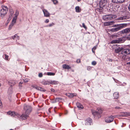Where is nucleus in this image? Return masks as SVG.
<instances>
[{
  "mask_svg": "<svg viewBox=\"0 0 130 130\" xmlns=\"http://www.w3.org/2000/svg\"><path fill=\"white\" fill-rule=\"evenodd\" d=\"M127 64H130V61L129 62H127Z\"/></svg>",
  "mask_w": 130,
  "mask_h": 130,
  "instance_id": "nucleus-56",
  "label": "nucleus"
},
{
  "mask_svg": "<svg viewBox=\"0 0 130 130\" xmlns=\"http://www.w3.org/2000/svg\"><path fill=\"white\" fill-rule=\"evenodd\" d=\"M120 25V24L115 25H113V27H119V25Z\"/></svg>",
  "mask_w": 130,
  "mask_h": 130,
  "instance_id": "nucleus-45",
  "label": "nucleus"
},
{
  "mask_svg": "<svg viewBox=\"0 0 130 130\" xmlns=\"http://www.w3.org/2000/svg\"><path fill=\"white\" fill-rule=\"evenodd\" d=\"M2 8L0 10V16L3 17L6 14L8 9L7 7L5 6H2Z\"/></svg>",
  "mask_w": 130,
  "mask_h": 130,
  "instance_id": "nucleus-3",
  "label": "nucleus"
},
{
  "mask_svg": "<svg viewBox=\"0 0 130 130\" xmlns=\"http://www.w3.org/2000/svg\"><path fill=\"white\" fill-rule=\"evenodd\" d=\"M127 25V24H121L119 25V27H118L115 28H112L111 29V31L113 32H116L117 31L120 29L122 28H123L124 26Z\"/></svg>",
  "mask_w": 130,
  "mask_h": 130,
  "instance_id": "nucleus-4",
  "label": "nucleus"
},
{
  "mask_svg": "<svg viewBox=\"0 0 130 130\" xmlns=\"http://www.w3.org/2000/svg\"><path fill=\"white\" fill-rule=\"evenodd\" d=\"M115 117L111 116H110L106 117L105 119V121L106 122L110 123L112 122Z\"/></svg>",
  "mask_w": 130,
  "mask_h": 130,
  "instance_id": "nucleus-9",
  "label": "nucleus"
},
{
  "mask_svg": "<svg viewBox=\"0 0 130 130\" xmlns=\"http://www.w3.org/2000/svg\"><path fill=\"white\" fill-rule=\"evenodd\" d=\"M66 95L67 96H68L70 98H72V93H66Z\"/></svg>",
  "mask_w": 130,
  "mask_h": 130,
  "instance_id": "nucleus-30",
  "label": "nucleus"
},
{
  "mask_svg": "<svg viewBox=\"0 0 130 130\" xmlns=\"http://www.w3.org/2000/svg\"><path fill=\"white\" fill-rule=\"evenodd\" d=\"M117 17L116 15L109 14L104 15L103 17V19L105 20H111L112 19H114Z\"/></svg>",
  "mask_w": 130,
  "mask_h": 130,
  "instance_id": "nucleus-1",
  "label": "nucleus"
},
{
  "mask_svg": "<svg viewBox=\"0 0 130 130\" xmlns=\"http://www.w3.org/2000/svg\"><path fill=\"white\" fill-rule=\"evenodd\" d=\"M128 9L130 11V4L129 5L128 7Z\"/></svg>",
  "mask_w": 130,
  "mask_h": 130,
  "instance_id": "nucleus-55",
  "label": "nucleus"
},
{
  "mask_svg": "<svg viewBox=\"0 0 130 130\" xmlns=\"http://www.w3.org/2000/svg\"><path fill=\"white\" fill-rule=\"evenodd\" d=\"M18 14H19V12L18 10H17L16 11L15 13V16L14 17H17Z\"/></svg>",
  "mask_w": 130,
  "mask_h": 130,
  "instance_id": "nucleus-36",
  "label": "nucleus"
},
{
  "mask_svg": "<svg viewBox=\"0 0 130 130\" xmlns=\"http://www.w3.org/2000/svg\"><path fill=\"white\" fill-rule=\"evenodd\" d=\"M9 11L10 13V14L9 15V17L8 20V22H9L11 20V18H12L13 14L14 13L13 10L12 9H10Z\"/></svg>",
  "mask_w": 130,
  "mask_h": 130,
  "instance_id": "nucleus-13",
  "label": "nucleus"
},
{
  "mask_svg": "<svg viewBox=\"0 0 130 130\" xmlns=\"http://www.w3.org/2000/svg\"><path fill=\"white\" fill-rule=\"evenodd\" d=\"M10 130H13L12 129H10Z\"/></svg>",
  "mask_w": 130,
  "mask_h": 130,
  "instance_id": "nucleus-61",
  "label": "nucleus"
},
{
  "mask_svg": "<svg viewBox=\"0 0 130 130\" xmlns=\"http://www.w3.org/2000/svg\"><path fill=\"white\" fill-rule=\"evenodd\" d=\"M8 83L9 85L12 86L15 84L16 82L14 80H10L8 82Z\"/></svg>",
  "mask_w": 130,
  "mask_h": 130,
  "instance_id": "nucleus-16",
  "label": "nucleus"
},
{
  "mask_svg": "<svg viewBox=\"0 0 130 130\" xmlns=\"http://www.w3.org/2000/svg\"><path fill=\"white\" fill-rule=\"evenodd\" d=\"M107 2L106 0H101L99 3V6L100 8H102L106 4Z\"/></svg>",
  "mask_w": 130,
  "mask_h": 130,
  "instance_id": "nucleus-10",
  "label": "nucleus"
},
{
  "mask_svg": "<svg viewBox=\"0 0 130 130\" xmlns=\"http://www.w3.org/2000/svg\"><path fill=\"white\" fill-rule=\"evenodd\" d=\"M115 23V22L114 21H110L109 23H107V25H111L112 24H114Z\"/></svg>",
  "mask_w": 130,
  "mask_h": 130,
  "instance_id": "nucleus-32",
  "label": "nucleus"
},
{
  "mask_svg": "<svg viewBox=\"0 0 130 130\" xmlns=\"http://www.w3.org/2000/svg\"><path fill=\"white\" fill-rule=\"evenodd\" d=\"M2 102H1V101H0V107H1L2 106Z\"/></svg>",
  "mask_w": 130,
  "mask_h": 130,
  "instance_id": "nucleus-53",
  "label": "nucleus"
},
{
  "mask_svg": "<svg viewBox=\"0 0 130 130\" xmlns=\"http://www.w3.org/2000/svg\"><path fill=\"white\" fill-rule=\"evenodd\" d=\"M47 75H48L54 76L55 75V73H54L48 72L47 73Z\"/></svg>",
  "mask_w": 130,
  "mask_h": 130,
  "instance_id": "nucleus-31",
  "label": "nucleus"
},
{
  "mask_svg": "<svg viewBox=\"0 0 130 130\" xmlns=\"http://www.w3.org/2000/svg\"><path fill=\"white\" fill-rule=\"evenodd\" d=\"M17 19V17H13L11 23L13 25H14V23L16 22Z\"/></svg>",
  "mask_w": 130,
  "mask_h": 130,
  "instance_id": "nucleus-27",
  "label": "nucleus"
},
{
  "mask_svg": "<svg viewBox=\"0 0 130 130\" xmlns=\"http://www.w3.org/2000/svg\"><path fill=\"white\" fill-rule=\"evenodd\" d=\"M96 47H95V46L93 48H92V52H94V51H93V49H94V50H95V49H96Z\"/></svg>",
  "mask_w": 130,
  "mask_h": 130,
  "instance_id": "nucleus-50",
  "label": "nucleus"
},
{
  "mask_svg": "<svg viewBox=\"0 0 130 130\" xmlns=\"http://www.w3.org/2000/svg\"><path fill=\"white\" fill-rule=\"evenodd\" d=\"M43 12L44 13V16L46 17H49L50 14L49 12L46 9H42Z\"/></svg>",
  "mask_w": 130,
  "mask_h": 130,
  "instance_id": "nucleus-14",
  "label": "nucleus"
},
{
  "mask_svg": "<svg viewBox=\"0 0 130 130\" xmlns=\"http://www.w3.org/2000/svg\"><path fill=\"white\" fill-rule=\"evenodd\" d=\"M7 113L10 116L16 118H18L20 116V115L13 111H9L7 112Z\"/></svg>",
  "mask_w": 130,
  "mask_h": 130,
  "instance_id": "nucleus-6",
  "label": "nucleus"
},
{
  "mask_svg": "<svg viewBox=\"0 0 130 130\" xmlns=\"http://www.w3.org/2000/svg\"><path fill=\"white\" fill-rule=\"evenodd\" d=\"M107 61H112V59H108L107 60Z\"/></svg>",
  "mask_w": 130,
  "mask_h": 130,
  "instance_id": "nucleus-48",
  "label": "nucleus"
},
{
  "mask_svg": "<svg viewBox=\"0 0 130 130\" xmlns=\"http://www.w3.org/2000/svg\"><path fill=\"white\" fill-rule=\"evenodd\" d=\"M80 62V59H77L76 60V62L77 63H79Z\"/></svg>",
  "mask_w": 130,
  "mask_h": 130,
  "instance_id": "nucleus-42",
  "label": "nucleus"
},
{
  "mask_svg": "<svg viewBox=\"0 0 130 130\" xmlns=\"http://www.w3.org/2000/svg\"><path fill=\"white\" fill-rule=\"evenodd\" d=\"M82 24L83 27L85 28L86 29H87V27L85 25V24L84 23H83Z\"/></svg>",
  "mask_w": 130,
  "mask_h": 130,
  "instance_id": "nucleus-38",
  "label": "nucleus"
},
{
  "mask_svg": "<svg viewBox=\"0 0 130 130\" xmlns=\"http://www.w3.org/2000/svg\"><path fill=\"white\" fill-rule=\"evenodd\" d=\"M130 31V28L126 29L123 30L122 32L123 33H127Z\"/></svg>",
  "mask_w": 130,
  "mask_h": 130,
  "instance_id": "nucleus-21",
  "label": "nucleus"
},
{
  "mask_svg": "<svg viewBox=\"0 0 130 130\" xmlns=\"http://www.w3.org/2000/svg\"><path fill=\"white\" fill-rule=\"evenodd\" d=\"M49 21V20L48 19H46L44 21L45 23H48Z\"/></svg>",
  "mask_w": 130,
  "mask_h": 130,
  "instance_id": "nucleus-47",
  "label": "nucleus"
},
{
  "mask_svg": "<svg viewBox=\"0 0 130 130\" xmlns=\"http://www.w3.org/2000/svg\"><path fill=\"white\" fill-rule=\"evenodd\" d=\"M124 0H111L112 2L116 3H121L124 2Z\"/></svg>",
  "mask_w": 130,
  "mask_h": 130,
  "instance_id": "nucleus-15",
  "label": "nucleus"
},
{
  "mask_svg": "<svg viewBox=\"0 0 130 130\" xmlns=\"http://www.w3.org/2000/svg\"><path fill=\"white\" fill-rule=\"evenodd\" d=\"M22 84V83L20 82L19 84V86L20 87H21V85Z\"/></svg>",
  "mask_w": 130,
  "mask_h": 130,
  "instance_id": "nucleus-49",
  "label": "nucleus"
},
{
  "mask_svg": "<svg viewBox=\"0 0 130 130\" xmlns=\"http://www.w3.org/2000/svg\"><path fill=\"white\" fill-rule=\"evenodd\" d=\"M5 58V59L7 60H9L8 59V57H9L6 54H5L4 55Z\"/></svg>",
  "mask_w": 130,
  "mask_h": 130,
  "instance_id": "nucleus-35",
  "label": "nucleus"
},
{
  "mask_svg": "<svg viewBox=\"0 0 130 130\" xmlns=\"http://www.w3.org/2000/svg\"><path fill=\"white\" fill-rule=\"evenodd\" d=\"M53 2L54 4H56L58 2V1L57 0H53Z\"/></svg>",
  "mask_w": 130,
  "mask_h": 130,
  "instance_id": "nucleus-40",
  "label": "nucleus"
},
{
  "mask_svg": "<svg viewBox=\"0 0 130 130\" xmlns=\"http://www.w3.org/2000/svg\"><path fill=\"white\" fill-rule=\"evenodd\" d=\"M24 109L25 114L29 115L32 110L31 107L28 105L25 104L24 106Z\"/></svg>",
  "mask_w": 130,
  "mask_h": 130,
  "instance_id": "nucleus-2",
  "label": "nucleus"
},
{
  "mask_svg": "<svg viewBox=\"0 0 130 130\" xmlns=\"http://www.w3.org/2000/svg\"><path fill=\"white\" fill-rule=\"evenodd\" d=\"M14 25L13 24H11V23L10 24V25H9V27L8 29L9 30H10L11 28H12V27Z\"/></svg>",
  "mask_w": 130,
  "mask_h": 130,
  "instance_id": "nucleus-34",
  "label": "nucleus"
},
{
  "mask_svg": "<svg viewBox=\"0 0 130 130\" xmlns=\"http://www.w3.org/2000/svg\"><path fill=\"white\" fill-rule=\"evenodd\" d=\"M91 67H90V66H88L87 67V70H88L89 71L91 69Z\"/></svg>",
  "mask_w": 130,
  "mask_h": 130,
  "instance_id": "nucleus-44",
  "label": "nucleus"
},
{
  "mask_svg": "<svg viewBox=\"0 0 130 130\" xmlns=\"http://www.w3.org/2000/svg\"><path fill=\"white\" fill-rule=\"evenodd\" d=\"M128 116H130V113L128 112Z\"/></svg>",
  "mask_w": 130,
  "mask_h": 130,
  "instance_id": "nucleus-58",
  "label": "nucleus"
},
{
  "mask_svg": "<svg viewBox=\"0 0 130 130\" xmlns=\"http://www.w3.org/2000/svg\"><path fill=\"white\" fill-rule=\"evenodd\" d=\"M76 105L77 107L79 109H82L83 108V106L79 102H77L76 103Z\"/></svg>",
  "mask_w": 130,
  "mask_h": 130,
  "instance_id": "nucleus-25",
  "label": "nucleus"
},
{
  "mask_svg": "<svg viewBox=\"0 0 130 130\" xmlns=\"http://www.w3.org/2000/svg\"><path fill=\"white\" fill-rule=\"evenodd\" d=\"M54 25V24L53 23H52L51 24H50L48 25L47 26L49 27H51L52 26H53V25Z\"/></svg>",
  "mask_w": 130,
  "mask_h": 130,
  "instance_id": "nucleus-37",
  "label": "nucleus"
},
{
  "mask_svg": "<svg viewBox=\"0 0 130 130\" xmlns=\"http://www.w3.org/2000/svg\"><path fill=\"white\" fill-rule=\"evenodd\" d=\"M92 119L90 118H88L82 122V123L83 125H90L92 123Z\"/></svg>",
  "mask_w": 130,
  "mask_h": 130,
  "instance_id": "nucleus-5",
  "label": "nucleus"
},
{
  "mask_svg": "<svg viewBox=\"0 0 130 130\" xmlns=\"http://www.w3.org/2000/svg\"><path fill=\"white\" fill-rule=\"evenodd\" d=\"M42 83L44 85H49L51 84L50 80L49 81H43L42 82Z\"/></svg>",
  "mask_w": 130,
  "mask_h": 130,
  "instance_id": "nucleus-26",
  "label": "nucleus"
},
{
  "mask_svg": "<svg viewBox=\"0 0 130 130\" xmlns=\"http://www.w3.org/2000/svg\"><path fill=\"white\" fill-rule=\"evenodd\" d=\"M128 115V112H122L121 113V114L119 116H120L123 117H126Z\"/></svg>",
  "mask_w": 130,
  "mask_h": 130,
  "instance_id": "nucleus-19",
  "label": "nucleus"
},
{
  "mask_svg": "<svg viewBox=\"0 0 130 130\" xmlns=\"http://www.w3.org/2000/svg\"><path fill=\"white\" fill-rule=\"evenodd\" d=\"M113 96L114 98L115 99H117L119 96V93L117 92H115L113 94Z\"/></svg>",
  "mask_w": 130,
  "mask_h": 130,
  "instance_id": "nucleus-23",
  "label": "nucleus"
},
{
  "mask_svg": "<svg viewBox=\"0 0 130 130\" xmlns=\"http://www.w3.org/2000/svg\"><path fill=\"white\" fill-rule=\"evenodd\" d=\"M122 48V47H118V48H117V49L115 50V51L116 53H117L121 52V53Z\"/></svg>",
  "mask_w": 130,
  "mask_h": 130,
  "instance_id": "nucleus-22",
  "label": "nucleus"
},
{
  "mask_svg": "<svg viewBox=\"0 0 130 130\" xmlns=\"http://www.w3.org/2000/svg\"><path fill=\"white\" fill-rule=\"evenodd\" d=\"M12 38L14 40H15L16 41L17 40H19V37L17 34H16L14 36H12Z\"/></svg>",
  "mask_w": 130,
  "mask_h": 130,
  "instance_id": "nucleus-17",
  "label": "nucleus"
},
{
  "mask_svg": "<svg viewBox=\"0 0 130 130\" xmlns=\"http://www.w3.org/2000/svg\"><path fill=\"white\" fill-rule=\"evenodd\" d=\"M128 18V17L126 16H125L118 18L117 19L118 20H123L127 19Z\"/></svg>",
  "mask_w": 130,
  "mask_h": 130,
  "instance_id": "nucleus-18",
  "label": "nucleus"
},
{
  "mask_svg": "<svg viewBox=\"0 0 130 130\" xmlns=\"http://www.w3.org/2000/svg\"><path fill=\"white\" fill-rule=\"evenodd\" d=\"M50 84H58V82L57 81H52L50 80Z\"/></svg>",
  "mask_w": 130,
  "mask_h": 130,
  "instance_id": "nucleus-29",
  "label": "nucleus"
},
{
  "mask_svg": "<svg viewBox=\"0 0 130 130\" xmlns=\"http://www.w3.org/2000/svg\"><path fill=\"white\" fill-rule=\"evenodd\" d=\"M51 91L52 92H54V89H53V88H51Z\"/></svg>",
  "mask_w": 130,
  "mask_h": 130,
  "instance_id": "nucleus-52",
  "label": "nucleus"
},
{
  "mask_svg": "<svg viewBox=\"0 0 130 130\" xmlns=\"http://www.w3.org/2000/svg\"><path fill=\"white\" fill-rule=\"evenodd\" d=\"M92 112L93 115H98L102 113V111L101 108H98L97 109L96 111L92 110Z\"/></svg>",
  "mask_w": 130,
  "mask_h": 130,
  "instance_id": "nucleus-7",
  "label": "nucleus"
},
{
  "mask_svg": "<svg viewBox=\"0 0 130 130\" xmlns=\"http://www.w3.org/2000/svg\"><path fill=\"white\" fill-rule=\"evenodd\" d=\"M75 11L76 12H80L81 10L79 6H77L75 7Z\"/></svg>",
  "mask_w": 130,
  "mask_h": 130,
  "instance_id": "nucleus-28",
  "label": "nucleus"
},
{
  "mask_svg": "<svg viewBox=\"0 0 130 130\" xmlns=\"http://www.w3.org/2000/svg\"><path fill=\"white\" fill-rule=\"evenodd\" d=\"M28 114H25H25L23 113L21 116L20 115V116L18 118L22 120H25L27 119V118L28 117Z\"/></svg>",
  "mask_w": 130,
  "mask_h": 130,
  "instance_id": "nucleus-11",
  "label": "nucleus"
},
{
  "mask_svg": "<svg viewBox=\"0 0 130 130\" xmlns=\"http://www.w3.org/2000/svg\"><path fill=\"white\" fill-rule=\"evenodd\" d=\"M122 39H119V40H115L112 41L111 42V43H119L122 42Z\"/></svg>",
  "mask_w": 130,
  "mask_h": 130,
  "instance_id": "nucleus-20",
  "label": "nucleus"
},
{
  "mask_svg": "<svg viewBox=\"0 0 130 130\" xmlns=\"http://www.w3.org/2000/svg\"><path fill=\"white\" fill-rule=\"evenodd\" d=\"M52 102L53 103H55L57 102L56 101V99H55L54 100L52 101Z\"/></svg>",
  "mask_w": 130,
  "mask_h": 130,
  "instance_id": "nucleus-43",
  "label": "nucleus"
},
{
  "mask_svg": "<svg viewBox=\"0 0 130 130\" xmlns=\"http://www.w3.org/2000/svg\"><path fill=\"white\" fill-rule=\"evenodd\" d=\"M62 68L65 69H70L71 68L70 67L66 64H64L62 65Z\"/></svg>",
  "mask_w": 130,
  "mask_h": 130,
  "instance_id": "nucleus-24",
  "label": "nucleus"
},
{
  "mask_svg": "<svg viewBox=\"0 0 130 130\" xmlns=\"http://www.w3.org/2000/svg\"><path fill=\"white\" fill-rule=\"evenodd\" d=\"M12 91H11L10 92H9V91H8V93H9V94H10L11 93H12Z\"/></svg>",
  "mask_w": 130,
  "mask_h": 130,
  "instance_id": "nucleus-57",
  "label": "nucleus"
},
{
  "mask_svg": "<svg viewBox=\"0 0 130 130\" xmlns=\"http://www.w3.org/2000/svg\"><path fill=\"white\" fill-rule=\"evenodd\" d=\"M130 53V49L129 48H122L121 54L126 55H128Z\"/></svg>",
  "mask_w": 130,
  "mask_h": 130,
  "instance_id": "nucleus-8",
  "label": "nucleus"
},
{
  "mask_svg": "<svg viewBox=\"0 0 130 130\" xmlns=\"http://www.w3.org/2000/svg\"><path fill=\"white\" fill-rule=\"evenodd\" d=\"M1 86V84L0 83V87Z\"/></svg>",
  "mask_w": 130,
  "mask_h": 130,
  "instance_id": "nucleus-60",
  "label": "nucleus"
},
{
  "mask_svg": "<svg viewBox=\"0 0 130 130\" xmlns=\"http://www.w3.org/2000/svg\"><path fill=\"white\" fill-rule=\"evenodd\" d=\"M77 1H78V2H79L80 1H81V0H77Z\"/></svg>",
  "mask_w": 130,
  "mask_h": 130,
  "instance_id": "nucleus-59",
  "label": "nucleus"
},
{
  "mask_svg": "<svg viewBox=\"0 0 130 130\" xmlns=\"http://www.w3.org/2000/svg\"><path fill=\"white\" fill-rule=\"evenodd\" d=\"M32 87L41 91L44 92L45 91V90L43 88L38 87L37 86L33 85L32 86Z\"/></svg>",
  "mask_w": 130,
  "mask_h": 130,
  "instance_id": "nucleus-12",
  "label": "nucleus"
},
{
  "mask_svg": "<svg viewBox=\"0 0 130 130\" xmlns=\"http://www.w3.org/2000/svg\"><path fill=\"white\" fill-rule=\"evenodd\" d=\"M28 80H26V79L25 80H24V82L25 83H26L28 82Z\"/></svg>",
  "mask_w": 130,
  "mask_h": 130,
  "instance_id": "nucleus-54",
  "label": "nucleus"
},
{
  "mask_svg": "<svg viewBox=\"0 0 130 130\" xmlns=\"http://www.w3.org/2000/svg\"><path fill=\"white\" fill-rule=\"evenodd\" d=\"M120 108H121L120 107H117H117H115V108L116 109H120Z\"/></svg>",
  "mask_w": 130,
  "mask_h": 130,
  "instance_id": "nucleus-51",
  "label": "nucleus"
},
{
  "mask_svg": "<svg viewBox=\"0 0 130 130\" xmlns=\"http://www.w3.org/2000/svg\"><path fill=\"white\" fill-rule=\"evenodd\" d=\"M43 75L42 73H40L39 74L38 76L39 77H41Z\"/></svg>",
  "mask_w": 130,
  "mask_h": 130,
  "instance_id": "nucleus-41",
  "label": "nucleus"
},
{
  "mask_svg": "<svg viewBox=\"0 0 130 130\" xmlns=\"http://www.w3.org/2000/svg\"><path fill=\"white\" fill-rule=\"evenodd\" d=\"M96 63V62L95 61H93L92 62V64L93 65H95Z\"/></svg>",
  "mask_w": 130,
  "mask_h": 130,
  "instance_id": "nucleus-39",
  "label": "nucleus"
},
{
  "mask_svg": "<svg viewBox=\"0 0 130 130\" xmlns=\"http://www.w3.org/2000/svg\"><path fill=\"white\" fill-rule=\"evenodd\" d=\"M72 97L74 96H76L77 95V94L76 93H72Z\"/></svg>",
  "mask_w": 130,
  "mask_h": 130,
  "instance_id": "nucleus-46",
  "label": "nucleus"
},
{
  "mask_svg": "<svg viewBox=\"0 0 130 130\" xmlns=\"http://www.w3.org/2000/svg\"><path fill=\"white\" fill-rule=\"evenodd\" d=\"M55 99L56 100V101L57 102H60L62 100V99L61 98H55Z\"/></svg>",
  "mask_w": 130,
  "mask_h": 130,
  "instance_id": "nucleus-33",
  "label": "nucleus"
}]
</instances>
